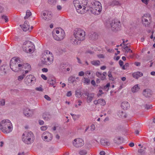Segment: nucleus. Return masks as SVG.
Masks as SVG:
<instances>
[{
	"label": "nucleus",
	"mask_w": 155,
	"mask_h": 155,
	"mask_svg": "<svg viewBox=\"0 0 155 155\" xmlns=\"http://www.w3.org/2000/svg\"><path fill=\"white\" fill-rule=\"evenodd\" d=\"M87 0H74L73 4L78 13L83 14L89 9L87 6Z\"/></svg>",
	"instance_id": "nucleus-1"
},
{
	"label": "nucleus",
	"mask_w": 155,
	"mask_h": 155,
	"mask_svg": "<svg viewBox=\"0 0 155 155\" xmlns=\"http://www.w3.org/2000/svg\"><path fill=\"white\" fill-rule=\"evenodd\" d=\"M73 35L75 38L73 41L75 45L79 44L81 41L84 40L86 35L85 31L79 28L76 29L74 30Z\"/></svg>",
	"instance_id": "nucleus-2"
},
{
	"label": "nucleus",
	"mask_w": 155,
	"mask_h": 155,
	"mask_svg": "<svg viewBox=\"0 0 155 155\" xmlns=\"http://www.w3.org/2000/svg\"><path fill=\"white\" fill-rule=\"evenodd\" d=\"M0 129L2 132L5 134L12 132L13 126L10 121L8 119L2 120L0 123Z\"/></svg>",
	"instance_id": "nucleus-3"
},
{
	"label": "nucleus",
	"mask_w": 155,
	"mask_h": 155,
	"mask_svg": "<svg viewBox=\"0 0 155 155\" xmlns=\"http://www.w3.org/2000/svg\"><path fill=\"white\" fill-rule=\"evenodd\" d=\"M20 58L18 57L13 58L10 61V67L15 72H18L22 69V65L20 64Z\"/></svg>",
	"instance_id": "nucleus-4"
},
{
	"label": "nucleus",
	"mask_w": 155,
	"mask_h": 155,
	"mask_svg": "<svg viewBox=\"0 0 155 155\" xmlns=\"http://www.w3.org/2000/svg\"><path fill=\"white\" fill-rule=\"evenodd\" d=\"M52 54L49 51H45L42 55L41 61L42 63L46 65H49L51 64L53 61Z\"/></svg>",
	"instance_id": "nucleus-5"
},
{
	"label": "nucleus",
	"mask_w": 155,
	"mask_h": 155,
	"mask_svg": "<svg viewBox=\"0 0 155 155\" xmlns=\"http://www.w3.org/2000/svg\"><path fill=\"white\" fill-rule=\"evenodd\" d=\"M34 139V136L32 133L29 131H25L22 136V140L25 143L30 144Z\"/></svg>",
	"instance_id": "nucleus-6"
},
{
	"label": "nucleus",
	"mask_w": 155,
	"mask_h": 155,
	"mask_svg": "<svg viewBox=\"0 0 155 155\" xmlns=\"http://www.w3.org/2000/svg\"><path fill=\"white\" fill-rule=\"evenodd\" d=\"M53 36L54 38L57 41H61L65 37L64 31L60 28H56L54 31Z\"/></svg>",
	"instance_id": "nucleus-7"
},
{
	"label": "nucleus",
	"mask_w": 155,
	"mask_h": 155,
	"mask_svg": "<svg viewBox=\"0 0 155 155\" xmlns=\"http://www.w3.org/2000/svg\"><path fill=\"white\" fill-rule=\"evenodd\" d=\"M102 10L101 3L97 1H94L92 3L90 8L91 13L94 15H98L100 14Z\"/></svg>",
	"instance_id": "nucleus-8"
},
{
	"label": "nucleus",
	"mask_w": 155,
	"mask_h": 155,
	"mask_svg": "<svg viewBox=\"0 0 155 155\" xmlns=\"http://www.w3.org/2000/svg\"><path fill=\"white\" fill-rule=\"evenodd\" d=\"M23 50L27 53L32 52L35 48L33 44L30 41H27L24 43L23 45Z\"/></svg>",
	"instance_id": "nucleus-9"
},
{
	"label": "nucleus",
	"mask_w": 155,
	"mask_h": 155,
	"mask_svg": "<svg viewBox=\"0 0 155 155\" xmlns=\"http://www.w3.org/2000/svg\"><path fill=\"white\" fill-rule=\"evenodd\" d=\"M151 17L149 14H144L142 17V23L145 27H147L151 21Z\"/></svg>",
	"instance_id": "nucleus-10"
},
{
	"label": "nucleus",
	"mask_w": 155,
	"mask_h": 155,
	"mask_svg": "<svg viewBox=\"0 0 155 155\" xmlns=\"http://www.w3.org/2000/svg\"><path fill=\"white\" fill-rule=\"evenodd\" d=\"M35 80V78L32 75H27L25 79V83L27 85L30 86L32 84L34 83V81Z\"/></svg>",
	"instance_id": "nucleus-11"
},
{
	"label": "nucleus",
	"mask_w": 155,
	"mask_h": 155,
	"mask_svg": "<svg viewBox=\"0 0 155 155\" xmlns=\"http://www.w3.org/2000/svg\"><path fill=\"white\" fill-rule=\"evenodd\" d=\"M42 138L44 141L49 142L52 139V135L50 133L48 132H45L43 134Z\"/></svg>",
	"instance_id": "nucleus-12"
},
{
	"label": "nucleus",
	"mask_w": 155,
	"mask_h": 155,
	"mask_svg": "<svg viewBox=\"0 0 155 155\" xmlns=\"http://www.w3.org/2000/svg\"><path fill=\"white\" fill-rule=\"evenodd\" d=\"M73 145L76 147H79L82 146L84 144L83 140L81 138L75 139L73 142Z\"/></svg>",
	"instance_id": "nucleus-13"
},
{
	"label": "nucleus",
	"mask_w": 155,
	"mask_h": 155,
	"mask_svg": "<svg viewBox=\"0 0 155 155\" xmlns=\"http://www.w3.org/2000/svg\"><path fill=\"white\" fill-rule=\"evenodd\" d=\"M125 52V55L128 58H132L134 56V54L132 51L129 48H125L124 50Z\"/></svg>",
	"instance_id": "nucleus-14"
},
{
	"label": "nucleus",
	"mask_w": 155,
	"mask_h": 155,
	"mask_svg": "<svg viewBox=\"0 0 155 155\" xmlns=\"http://www.w3.org/2000/svg\"><path fill=\"white\" fill-rule=\"evenodd\" d=\"M23 113L25 116L28 117L32 115L33 114V111L31 110L29 108L26 107L24 110Z\"/></svg>",
	"instance_id": "nucleus-15"
},
{
	"label": "nucleus",
	"mask_w": 155,
	"mask_h": 155,
	"mask_svg": "<svg viewBox=\"0 0 155 155\" xmlns=\"http://www.w3.org/2000/svg\"><path fill=\"white\" fill-rule=\"evenodd\" d=\"M85 95L87 97V100L88 103L91 102L92 101L94 96V94H90L87 92L85 93Z\"/></svg>",
	"instance_id": "nucleus-16"
},
{
	"label": "nucleus",
	"mask_w": 155,
	"mask_h": 155,
	"mask_svg": "<svg viewBox=\"0 0 155 155\" xmlns=\"http://www.w3.org/2000/svg\"><path fill=\"white\" fill-rule=\"evenodd\" d=\"M44 18L46 20L50 19L52 17V13L51 12H48L47 13H43Z\"/></svg>",
	"instance_id": "nucleus-17"
},
{
	"label": "nucleus",
	"mask_w": 155,
	"mask_h": 155,
	"mask_svg": "<svg viewBox=\"0 0 155 155\" xmlns=\"http://www.w3.org/2000/svg\"><path fill=\"white\" fill-rule=\"evenodd\" d=\"M43 119L46 120H49L51 118V115L48 112H45L42 115Z\"/></svg>",
	"instance_id": "nucleus-18"
},
{
	"label": "nucleus",
	"mask_w": 155,
	"mask_h": 155,
	"mask_svg": "<svg viewBox=\"0 0 155 155\" xmlns=\"http://www.w3.org/2000/svg\"><path fill=\"white\" fill-rule=\"evenodd\" d=\"M143 94L146 97H150L152 94V91L149 89H146L143 91Z\"/></svg>",
	"instance_id": "nucleus-19"
},
{
	"label": "nucleus",
	"mask_w": 155,
	"mask_h": 155,
	"mask_svg": "<svg viewBox=\"0 0 155 155\" xmlns=\"http://www.w3.org/2000/svg\"><path fill=\"white\" fill-rule=\"evenodd\" d=\"M114 23L113 24V22L111 24V26L112 28V29L113 31H118L120 30V28L119 25L117 23H115L114 22Z\"/></svg>",
	"instance_id": "nucleus-20"
},
{
	"label": "nucleus",
	"mask_w": 155,
	"mask_h": 155,
	"mask_svg": "<svg viewBox=\"0 0 155 155\" xmlns=\"http://www.w3.org/2000/svg\"><path fill=\"white\" fill-rule=\"evenodd\" d=\"M29 27L30 26L29 25L28 22L27 21H25L21 28L24 31H26L29 30Z\"/></svg>",
	"instance_id": "nucleus-21"
},
{
	"label": "nucleus",
	"mask_w": 155,
	"mask_h": 155,
	"mask_svg": "<svg viewBox=\"0 0 155 155\" xmlns=\"http://www.w3.org/2000/svg\"><path fill=\"white\" fill-rule=\"evenodd\" d=\"M114 142L117 144L119 145L122 143L123 140L120 137H115L114 140Z\"/></svg>",
	"instance_id": "nucleus-22"
},
{
	"label": "nucleus",
	"mask_w": 155,
	"mask_h": 155,
	"mask_svg": "<svg viewBox=\"0 0 155 155\" xmlns=\"http://www.w3.org/2000/svg\"><path fill=\"white\" fill-rule=\"evenodd\" d=\"M143 75V73L139 71H137L133 73V77L135 79H138L139 78Z\"/></svg>",
	"instance_id": "nucleus-23"
},
{
	"label": "nucleus",
	"mask_w": 155,
	"mask_h": 155,
	"mask_svg": "<svg viewBox=\"0 0 155 155\" xmlns=\"http://www.w3.org/2000/svg\"><path fill=\"white\" fill-rule=\"evenodd\" d=\"M100 143L103 146L107 147L110 144L109 142L106 140L101 139L100 140Z\"/></svg>",
	"instance_id": "nucleus-24"
},
{
	"label": "nucleus",
	"mask_w": 155,
	"mask_h": 155,
	"mask_svg": "<svg viewBox=\"0 0 155 155\" xmlns=\"http://www.w3.org/2000/svg\"><path fill=\"white\" fill-rule=\"evenodd\" d=\"M109 4L110 6H114L115 5H120V4L119 2L116 0H110Z\"/></svg>",
	"instance_id": "nucleus-25"
},
{
	"label": "nucleus",
	"mask_w": 155,
	"mask_h": 155,
	"mask_svg": "<svg viewBox=\"0 0 155 155\" xmlns=\"http://www.w3.org/2000/svg\"><path fill=\"white\" fill-rule=\"evenodd\" d=\"M6 71L4 66H0V75L3 76L5 74Z\"/></svg>",
	"instance_id": "nucleus-26"
},
{
	"label": "nucleus",
	"mask_w": 155,
	"mask_h": 155,
	"mask_svg": "<svg viewBox=\"0 0 155 155\" xmlns=\"http://www.w3.org/2000/svg\"><path fill=\"white\" fill-rule=\"evenodd\" d=\"M48 83H49L50 85L53 86L54 87H55V86H54L56 83V80L55 78H49L48 80Z\"/></svg>",
	"instance_id": "nucleus-27"
},
{
	"label": "nucleus",
	"mask_w": 155,
	"mask_h": 155,
	"mask_svg": "<svg viewBox=\"0 0 155 155\" xmlns=\"http://www.w3.org/2000/svg\"><path fill=\"white\" fill-rule=\"evenodd\" d=\"M98 37L97 34L96 33H94L90 35L89 38L92 40H94L97 39Z\"/></svg>",
	"instance_id": "nucleus-28"
},
{
	"label": "nucleus",
	"mask_w": 155,
	"mask_h": 155,
	"mask_svg": "<svg viewBox=\"0 0 155 155\" xmlns=\"http://www.w3.org/2000/svg\"><path fill=\"white\" fill-rule=\"evenodd\" d=\"M22 65V69L24 68L25 69L29 70V71H31V65L29 64L28 63H26Z\"/></svg>",
	"instance_id": "nucleus-29"
},
{
	"label": "nucleus",
	"mask_w": 155,
	"mask_h": 155,
	"mask_svg": "<svg viewBox=\"0 0 155 155\" xmlns=\"http://www.w3.org/2000/svg\"><path fill=\"white\" fill-rule=\"evenodd\" d=\"M91 64L94 66H98L100 64V62L99 60H93L91 62Z\"/></svg>",
	"instance_id": "nucleus-30"
},
{
	"label": "nucleus",
	"mask_w": 155,
	"mask_h": 155,
	"mask_svg": "<svg viewBox=\"0 0 155 155\" xmlns=\"http://www.w3.org/2000/svg\"><path fill=\"white\" fill-rule=\"evenodd\" d=\"M98 104L99 105L104 106L105 105L106 102L105 100L102 99L98 100Z\"/></svg>",
	"instance_id": "nucleus-31"
},
{
	"label": "nucleus",
	"mask_w": 155,
	"mask_h": 155,
	"mask_svg": "<svg viewBox=\"0 0 155 155\" xmlns=\"http://www.w3.org/2000/svg\"><path fill=\"white\" fill-rule=\"evenodd\" d=\"M139 89V87L138 86V85H136L132 87L131 90L132 92L134 93L138 91Z\"/></svg>",
	"instance_id": "nucleus-32"
},
{
	"label": "nucleus",
	"mask_w": 155,
	"mask_h": 155,
	"mask_svg": "<svg viewBox=\"0 0 155 155\" xmlns=\"http://www.w3.org/2000/svg\"><path fill=\"white\" fill-rule=\"evenodd\" d=\"M130 105L129 102L127 101H123L121 104V107H127Z\"/></svg>",
	"instance_id": "nucleus-33"
},
{
	"label": "nucleus",
	"mask_w": 155,
	"mask_h": 155,
	"mask_svg": "<svg viewBox=\"0 0 155 155\" xmlns=\"http://www.w3.org/2000/svg\"><path fill=\"white\" fill-rule=\"evenodd\" d=\"M87 152L85 150L81 149L80 150L79 153L80 155H85L87 154Z\"/></svg>",
	"instance_id": "nucleus-34"
},
{
	"label": "nucleus",
	"mask_w": 155,
	"mask_h": 155,
	"mask_svg": "<svg viewBox=\"0 0 155 155\" xmlns=\"http://www.w3.org/2000/svg\"><path fill=\"white\" fill-rule=\"evenodd\" d=\"M119 114L120 116L121 117L123 118H126L127 117V115L126 114H125L123 111H121V112H119Z\"/></svg>",
	"instance_id": "nucleus-35"
},
{
	"label": "nucleus",
	"mask_w": 155,
	"mask_h": 155,
	"mask_svg": "<svg viewBox=\"0 0 155 155\" xmlns=\"http://www.w3.org/2000/svg\"><path fill=\"white\" fill-rule=\"evenodd\" d=\"M31 15V12L30 11L28 10H27L26 12V16L25 17V19L28 18Z\"/></svg>",
	"instance_id": "nucleus-36"
},
{
	"label": "nucleus",
	"mask_w": 155,
	"mask_h": 155,
	"mask_svg": "<svg viewBox=\"0 0 155 155\" xmlns=\"http://www.w3.org/2000/svg\"><path fill=\"white\" fill-rule=\"evenodd\" d=\"M25 76V74H23L22 75L18 76V81H20L23 79Z\"/></svg>",
	"instance_id": "nucleus-37"
},
{
	"label": "nucleus",
	"mask_w": 155,
	"mask_h": 155,
	"mask_svg": "<svg viewBox=\"0 0 155 155\" xmlns=\"http://www.w3.org/2000/svg\"><path fill=\"white\" fill-rule=\"evenodd\" d=\"M84 83L86 84H88L90 83V80L88 78H84Z\"/></svg>",
	"instance_id": "nucleus-38"
},
{
	"label": "nucleus",
	"mask_w": 155,
	"mask_h": 155,
	"mask_svg": "<svg viewBox=\"0 0 155 155\" xmlns=\"http://www.w3.org/2000/svg\"><path fill=\"white\" fill-rule=\"evenodd\" d=\"M81 93L80 91H77L76 92L75 96L77 97H80L81 96Z\"/></svg>",
	"instance_id": "nucleus-39"
},
{
	"label": "nucleus",
	"mask_w": 155,
	"mask_h": 155,
	"mask_svg": "<svg viewBox=\"0 0 155 155\" xmlns=\"http://www.w3.org/2000/svg\"><path fill=\"white\" fill-rule=\"evenodd\" d=\"M129 66V64L128 63H126L125 65H124L122 67V69L123 70L126 69L127 67Z\"/></svg>",
	"instance_id": "nucleus-40"
},
{
	"label": "nucleus",
	"mask_w": 155,
	"mask_h": 155,
	"mask_svg": "<svg viewBox=\"0 0 155 155\" xmlns=\"http://www.w3.org/2000/svg\"><path fill=\"white\" fill-rule=\"evenodd\" d=\"M80 117V115L79 114L76 115L75 114L72 117L73 119L74 120H76L77 118H79Z\"/></svg>",
	"instance_id": "nucleus-41"
},
{
	"label": "nucleus",
	"mask_w": 155,
	"mask_h": 155,
	"mask_svg": "<svg viewBox=\"0 0 155 155\" xmlns=\"http://www.w3.org/2000/svg\"><path fill=\"white\" fill-rule=\"evenodd\" d=\"M5 104V100L4 99H2L0 101V105L1 106H4Z\"/></svg>",
	"instance_id": "nucleus-42"
},
{
	"label": "nucleus",
	"mask_w": 155,
	"mask_h": 155,
	"mask_svg": "<svg viewBox=\"0 0 155 155\" xmlns=\"http://www.w3.org/2000/svg\"><path fill=\"white\" fill-rule=\"evenodd\" d=\"M48 128V127L47 126H42L41 127V129L42 130H45Z\"/></svg>",
	"instance_id": "nucleus-43"
},
{
	"label": "nucleus",
	"mask_w": 155,
	"mask_h": 155,
	"mask_svg": "<svg viewBox=\"0 0 155 155\" xmlns=\"http://www.w3.org/2000/svg\"><path fill=\"white\" fill-rule=\"evenodd\" d=\"M110 86V83H108L106 85V86H104V88L105 89H107V91L109 89V88Z\"/></svg>",
	"instance_id": "nucleus-44"
},
{
	"label": "nucleus",
	"mask_w": 155,
	"mask_h": 155,
	"mask_svg": "<svg viewBox=\"0 0 155 155\" xmlns=\"http://www.w3.org/2000/svg\"><path fill=\"white\" fill-rule=\"evenodd\" d=\"M2 19H4L5 22H7L8 21V19L7 17L3 15L2 16Z\"/></svg>",
	"instance_id": "nucleus-45"
},
{
	"label": "nucleus",
	"mask_w": 155,
	"mask_h": 155,
	"mask_svg": "<svg viewBox=\"0 0 155 155\" xmlns=\"http://www.w3.org/2000/svg\"><path fill=\"white\" fill-rule=\"evenodd\" d=\"M96 75L97 77L100 78L102 76V74L101 72H97L96 73Z\"/></svg>",
	"instance_id": "nucleus-46"
},
{
	"label": "nucleus",
	"mask_w": 155,
	"mask_h": 155,
	"mask_svg": "<svg viewBox=\"0 0 155 155\" xmlns=\"http://www.w3.org/2000/svg\"><path fill=\"white\" fill-rule=\"evenodd\" d=\"M48 2L50 4H54L56 2V0H48Z\"/></svg>",
	"instance_id": "nucleus-47"
},
{
	"label": "nucleus",
	"mask_w": 155,
	"mask_h": 155,
	"mask_svg": "<svg viewBox=\"0 0 155 155\" xmlns=\"http://www.w3.org/2000/svg\"><path fill=\"white\" fill-rule=\"evenodd\" d=\"M44 97L48 101H50L51 100V98L50 97H49L48 95H45Z\"/></svg>",
	"instance_id": "nucleus-48"
},
{
	"label": "nucleus",
	"mask_w": 155,
	"mask_h": 155,
	"mask_svg": "<svg viewBox=\"0 0 155 155\" xmlns=\"http://www.w3.org/2000/svg\"><path fill=\"white\" fill-rule=\"evenodd\" d=\"M84 73L83 71H81L79 72L78 75L80 76H82L84 75Z\"/></svg>",
	"instance_id": "nucleus-49"
},
{
	"label": "nucleus",
	"mask_w": 155,
	"mask_h": 155,
	"mask_svg": "<svg viewBox=\"0 0 155 155\" xmlns=\"http://www.w3.org/2000/svg\"><path fill=\"white\" fill-rule=\"evenodd\" d=\"M103 94V92H102V91L100 90L99 91V93L97 94V96L98 97L101 95L102 94Z\"/></svg>",
	"instance_id": "nucleus-50"
},
{
	"label": "nucleus",
	"mask_w": 155,
	"mask_h": 155,
	"mask_svg": "<svg viewBox=\"0 0 155 155\" xmlns=\"http://www.w3.org/2000/svg\"><path fill=\"white\" fill-rule=\"evenodd\" d=\"M36 90L39 91H42L43 89L41 87H37L35 88Z\"/></svg>",
	"instance_id": "nucleus-51"
},
{
	"label": "nucleus",
	"mask_w": 155,
	"mask_h": 155,
	"mask_svg": "<svg viewBox=\"0 0 155 155\" xmlns=\"http://www.w3.org/2000/svg\"><path fill=\"white\" fill-rule=\"evenodd\" d=\"M124 64V62L122 60H120L119 61V64L120 66V67H122V66H123V64Z\"/></svg>",
	"instance_id": "nucleus-52"
},
{
	"label": "nucleus",
	"mask_w": 155,
	"mask_h": 155,
	"mask_svg": "<svg viewBox=\"0 0 155 155\" xmlns=\"http://www.w3.org/2000/svg\"><path fill=\"white\" fill-rule=\"evenodd\" d=\"M95 129V126L94 124H92L91 126V131H94Z\"/></svg>",
	"instance_id": "nucleus-53"
},
{
	"label": "nucleus",
	"mask_w": 155,
	"mask_h": 155,
	"mask_svg": "<svg viewBox=\"0 0 155 155\" xmlns=\"http://www.w3.org/2000/svg\"><path fill=\"white\" fill-rule=\"evenodd\" d=\"M41 77L44 80H46L47 79V77L44 74H42L41 75Z\"/></svg>",
	"instance_id": "nucleus-54"
},
{
	"label": "nucleus",
	"mask_w": 155,
	"mask_h": 155,
	"mask_svg": "<svg viewBox=\"0 0 155 155\" xmlns=\"http://www.w3.org/2000/svg\"><path fill=\"white\" fill-rule=\"evenodd\" d=\"M108 76L109 78L112 77V75L111 74V71H109L108 72Z\"/></svg>",
	"instance_id": "nucleus-55"
},
{
	"label": "nucleus",
	"mask_w": 155,
	"mask_h": 155,
	"mask_svg": "<svg viewBox=\"0 0 155 155\" xmlns=\"http://www.w3.org/2000/svg\"><path fill=\"white\" fill-rule=\"evenodd\" d=\"M144 109L143 110L145 111H147V110L151 109L152 108V107H143Z\"/></svg>",
	"instance_id": "nucleus-56"
},
{
	"label": "nucleus",
	"mask_w": 155,
	"mask_h": 155,
	"mask_svg": "<svg viewBox=\"0 0 155 155\" xmlns=\"http://www.w3.org/2000/svg\"><path fill=\"white\" fill-rule=\"evenodd\" d=\"M42 71L43 72H47L48 71V69L47 68H43L42 69Z\"/></svg>",
	"instance_id": "nucleus-57"
},
{
	"label": "nucleus",
	"mask_w": 155,
	"mask_h": 155,
	"mask_svg": "<svg viewBox=\"0 0 155 155\" xmlns=\"http://www.w3.org/2000/svg\"><path fill=\"white\" fill-rule=\"evenodd\" d=\"M82 103V102H81V101H80V100H79L78 101H77V106H81V103Z\"/></svg>",
	"instance_id": "nucleus-58"
},
{
	"label": "nucleus",
	"mask_w": 155,
	"mask_h": 155,
	"mask_svg": "<svg viewBox=\"0 0 155 155\" xmlns=\"http://www.w3.org/2000/svg\"><path fill=\"white\" fill-rule=\"evenodd\" d=\"M39 123L40 125H42L44 124V122L42 120H39Z\"/></svg>",
	"instance_id": "nucleus-59"
},
{
	"label": "nucleus",
	"mask_w": 155,
	"mask_h": 155,
	"mask_svg": "<svg viewBox=\"0 0 155 155\" xmlns=\"http://www.w3.org/2000/svg\"><path fill=\"white\" fill-rule=\"evenodd\" d=\"M141 0L143 3H144L146 4H147L148 3V1H149V0Z\"/></svg>",
	"instance_id": "nucleus-60"
},
{
	"label": "nucleus",
	"mask_w": 155,
	"mask_h": 155,
	"mask_svg": "<svg viewBox=\"0 0 155 155\" xmlns=\"http://www.w3.org/2000/svg\"><path fill=\"white\" fill-rule=\"evenodd\" d=\"M71 94H71V92L70 91L68 92L67 93V96L70 97L71 95Z\"/></svg>",
	"instance_id": "nucleus-61"
},
{
	"label": "nucleus",
	"mask_w": 155,
	"mask_h": 155,
	"mask_svg": "<svg viewBox=\"0 0 155 155\" xmlns=\"http://www.w3.org/2000/svg\"><path fill=\"white\" fill-rule=\"evenodd\" d=\"M60 84L61 85L62 88L66 86V84L64 83H62L61 82L60 83Z\"/></svg>",
	"instance_id": "nucleus-62"
},
{
	"label": "nucleus",
	"mask_w": 155,
	"mask_h": 155,
	"mask_svg": "<svg viewBox=\"0 0 155 155\" xmlns=\"http://www.w3.org/2000/svg\"><path fill=\"white\" fill-rule=\"evenodd\" d=\"M106 67L105 66H103L100 68V69L102 70H104L106 69Z\"/></svg>",
	"instance_id": "nucleus-63"
},
{
	"label": "nucleus",
	"mask_w": 155,
	"mask_h": 155,
	"mask_svg": "<svg viewBox=\"0 0 155 155\" xmlns=\"http://www.w3.org/2000/svg\"><path fill=\"white\" fill-rule=\"evenodd\" d=\"M105 153V152L103 151H101L100 153V154L101 155H104Z\"/></svg>",
	"instance_id": "nucleus-64"
}]
</instances>
